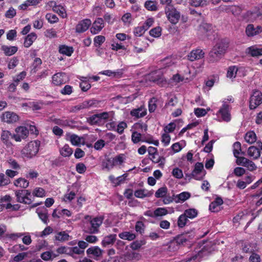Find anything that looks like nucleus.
<instances>
[{"label": "nucleus", "instance_id": "48", "mask_svg": "<svg viewBox=\"0 0 262 262\" xmlns=\"http://www.w3.org/2000/svg\"><path fill=\"white\" fill-rule=\"evenodd\" d=\"M144 244L145 242L144 241H135L130 244V247L132 250H137L140 249L141 246Z\"/></svg>", "mask_w": 262, "mask_h": 262}, {"label": "nucleus", "instance_id": "47", "mask_svg": "<svg viewBox=\"0 0 262 262\" xmlns=\"http://www.w3.org/2000/svg\"><path fill=\"white\" fill-rule=\"evenodd\" d=\"M167 192V188L166 187L160 188L155 193V196L157 198H163L166 196Z\"/></svg>", "mask_w": 262, "mask_h": 262}, {"label": "nucleus", "instance_id": "39", "mask_svg": "<svg viewBox=\"0 0 262 262\" xmlns=\"http://www.w3.org/2000/svg\"><path fill=\"white\" fill-rule=\"evenodd\" d=\"M242 8L239 6H232L226 9L227 12H231L234 15H238L242 11Z\"/></svg>", "mask_w": 262, "mask_h": 262}, {"label": "nucleus", "instance_id": "51", "mask_svg": "<svg viewBox=\"0 0 262 262\" xmlns=\"http://www.w3.org/2000/svg\"><path fill=\"white\" fill-rule=\"evenodd\" d=\"M161 30L160 27L154 28L150 30L149 34L154 37H158L161 35Z\"/></svg>", "mask_w": 262, "mask_h": 262}, {"label": "nucleus", "instance_id": "6", "mask_svg": "<svg viewBox=\"0 0 262 262\" xmlns=\"http://www.w3.org/2000/svg\"><path fill=\"white\" fill-rule=\"evenodd\" d=\"M214 33V29L211 24L202 23L199 27L198 33L202 38H209Z\"/></svg>", "mask_w": 262, "mask_h": 262}, {"label": "nucleus", "instance_id": "1", "mask_svg": "<svg viewBox=\"0 0 262 262\" xmlns=\"http://www.w3.org/2000/svg\"><path fill=\"white\" fill-rule=\"evenodd\" d=\"M229 43L228 39L226 38L219 40L209 53V62L214 63L219 61L224 56L229 47Z\"/></svg>", "mask_w": 262, "mask_h": 262}, {"label": "nucleus", "instance_id": "27", "mask_svg": "<svg viewBox=\"0 0 262 262\" xmlns=\"http://www.w3.org/2000/svg\"><path fill=\"white\" fill-rule=\"evenodd\" d=\"M146 114V110L142 107H140L137 109L133 110L130 112V115L132 116L136 117L138 118L143 117L144 116H145Z\"/></svg>", "mask_w": 262, "mask_h": 262}, {"label": "nucleus", "instance_id": "41", "mask_svg": "<svg viewBox=\"0 0 262 262\" xmlns=\"http://www.w3.org/2000/svg\"><path fill=\"white\" fill-rule=\"evenodd\" d=\"M150 80L158 84H161L165 81V79L162 75H155L153 74L150 77Z\"/></svg>", "mask_w": 262, "mask_h": 262}, {"label": "nucleus", "instance_id": "17", "mask_svg": "<svg viewBox=\"0 0 262 262\" xmlns=\"http://www.w3.org/2000/svg\"><path fill=\"white\" fill-rule=\"evenodd\" d=\"M219 113L221 114L223 120L228 122L230 120L231 117L229 114V105L224 102L220 109Z\"/></svg>", "mask_w": 262, "mask_h": 262}, {"label": "nucleus", "instance_id": "42", "mask_svg": "<svg viewBox=\"0 0 262 262\" xmlns=\"http://www.w3.org/2000/svg\"><path fill=\"white\" fill-rule=\"evenodd\" d=\"M187 242V239L186 238L185 235L183 233L179 234L177 235L174 238L173 242L171 244H173V243H176L177 245H183L185 243Z\"/></svg>", "mask_w": 262, "mask_h": 262}, {"label": "nucleus", "instance_id": "64", "mask_svg": "<svg viewBox=\"0 0 262 262\" xmlns=\"http://www.w3.org/2000/svg\"><path fill=\"white\" fill-rule=\"evenodd\" d=\"M86 166L83 163H79L76 164V169L79 173H83L86 170Z\"/></svg>", "mask_w": 262, "mask_h": 262}, {"label": "nucleus", "instance_id": "63", "mask_svg": "<svg viewBox=\"0 0 262 262\" xmlns=\"http://www.w3.org/2000/svg\"><path fill=\"white\" fill-rule=\"evenodd\" d=\"M172 175L176 178L181 179L183 177V172L182 170L179 168H175L172 172Z\"/></svg>", "mask_w": 262, "mask_h": 262}, {"label": "nucleus", "instance_id": "50", "mask_svg": "<svg viewBox=\"0 0 262 262\" xmlns=\"http://www.w3.org/2000/svg\"><path fill=\"white\" fill-rule=\"evenodd\" d=\"M10 183V179L4 173L0 174V186H6Z\"/></svg>", "mask_w": 262, "mask_h": 262}, {"label": "nucleus", "instance_id": "52", "mask_svg": "<svg viewBox=\"0 0 262 262\" xmlns=\"http://www.w3.org/2000/svg\"><path fill=\"white\" fill-rule=\"evenodd\" d=\"M145 226L142 221H139L136 222L135 230L137 232L142 234L144 231Z\"/></svg>", "mask_w": 262, "mask_h": 262}, {"label": "nucleus", "instance_id": "18", "mask_svg": "<svg viewBox=\"0 0 262 262\" xmlns=\"http://www.w3.org/2000/svg\"><path fill=\"white\" fill-rule=\"evenodd\" d=\"M261 32L262 28L259 26L254 27L253 25L249 24L246 28V33L248 36H253Z\"/></svg>", "mask_w": 262, "mask_h": 262}, {"label": "nucleus", "instance_id": "32", "mask_svg": "<svg viewBox=\"0 0 262 262\" xmlns=\"http://www.w3.org/2000/svg\"><path fill=\"white\" fill-rule=\"evenodd\" d=\"M60 154L64 157H70L73 154V150L70 147L69 145L66 144L62 147L59 150Z\"/></svg>", "mask_w": 262, "mask_h": 262}, {"label": "nucleus", "instance_id": "20", "mask_svg": "<svg viewBox=\"0 0 262 262\" xmlns=\"http://www.w3.org/2000/svg\"><path fill=\"white\" fill-rule=\"evenodd\" d=\"M214 250V249L213 246L207 244L204 246L203 248L199 251L198 253V256L200 258L207 256L210 255Z\"/></svg>", "mask_w": 262, "mask_h": 262}, {"label": "nucleus", "instance_id": "60", "mask_svg": "<svg viewBox=\"0 0 262 262\" xmlns=\"http://www.w3.org/2000/svg\"><path fill=\"white\" fill-rule=\"evenodd\" d=\"M22 191L23 190H20L16 191L15 192L17 201L18 202H21V201H24V199H25V193H24V192Z\"/></svg>", "mask_w": 262, "mask_h": 262}, {"label": "nucleus", "instance_id": "21", "mask_svg": "<svg viewBox=\"0 0 262 262\" xmlns=\"http://www.w3.org/2000/svg\"><path fill=\"white\" fill-rule=\"evenodd\" d=\"M223 203L222 199L220 197H217L209 205V210L212 212H218L220 211V206Z\"/></svg>", "mask_w": 262, "mask_h": 262}, {"label": "nucleus", "instance_id": "25", "mask_svg": "<svg viewBox=\"0 0 262 262\" xmlns=\"http://www.w3.org/2000/svg\"><path fill=\"white\" fill-rule=\"evenodd\" d=\"M153 194V191H148L145 189H140L135 191V196L138 198L149 197Z\"/></svg>", "mask_w": 262, "mask_h": 262}, {"label": "nucleus", "instance_id": "8", "mask_svg": "<svg viewBox=\"0 0 262 262\" xmlns=\"http://www.w3.org/2000/svg\"><path fill=\"white\" fill-rule=\"evenodd\" d=\"M204 169V165L202 163L197 162L194 166V168L192 171V177L197 180H202L205 176V172H203Z\"/></svg>", "mask_w": 262, "mask_h": 262}, {"label": "nucleus", "instance_id": "59", "mask_svg": "<svg viewBox=\"0 0 262 262\" xmlns=\"http://www.w3.org/2000/svg\"><path fill=\"white\" fill-rule=\"evenodd\" d=\"M246 172L245 169L241 167H237L234 168L233 173L237 177H241Z\"/></svg>", "mask_w": 262, "mask_h": 262}, {"label": "nucleus", "instance_id": "33", "mask_svg": "<svg viewBox=\"0 0 262 262\" xmlns=\"http://www.w3.org/2000/svg\"><path fill=\"white\" fill-rule=\"evenodd\" d=\"M119 237L124 240L133 241L136 238V235L134 233H130V232L125 231L120 233L118 234Z\"/></svg>", "mask_w": 262, "mask_h": 262}, {"label": "nucleus", "instance_id": "14", "mask_svg": "<svg viewBox=\"0 0 262 262\" xmlns=\"http://www.w3.org/2000/svg\"><path fill=\"white\" fill-rule=\"evenodd\" d=\"M91 24L92 22L90 19H84L80 21L76 26V32L81 33L86 31Z\"/></svg>", "mask_w": 262, "mask_h": 262}, {"label": "nucleus", "instance_id": "16", "mask_svg": "<svg viewBox=\"0 0 262 262\" xmlns=\"http://www.w3.org/2000/svg\"><path fill=\"white\" fill-rule=\"evenodd\" d=\"M181 214L178 218L177 224L179 228L184 227L188 221V218L192 219L197 216L198 214Z\"/></svg>", "mask_w": 262, "mask_h": 262}, {"label": "nucleus", "instance_id": "62", "mask_svg": "<svg viewBox=\"0 0 262 262\" xmlns=\"http://www.w3.org/2000/svg\"><path fill=\"white\" fill-rule=\"evenodd\" d=\"M190 197V193L188 192H183L178 195L179 200L185 201Z\"/></svg>", "mask_w": 262, "mask_h": 262}, {"label": "nucleus", "instance_id": "56", "mask_svg": "<svg viewBox=\"0 0 262 262\" xmlns=\"http://www.w3.org/2000/svg\"><path fill=\"white\" fill-rule=\"evenodd\" d=\"M132 140L134 143H137L142 141L141 134L137 132H134L132 135Z\"/></svg>", "mask_w": 262, "mask_h": 262}, {"label": "nucleus", "instance_id": "44", "mask_svg": "<svg viewBox=\"0 0 262 262\" xmlns=\"http://www.w3.org/2000/svg\"><path fill=\"white\" fill-rule=\"evenodd\" d=\"M69 235L64 231L59 232L56 235V239L60 242L68 241L69 239Z\"/></svg>", "mask_w": 262, "mask_h": 262}, {"label": "nucleus", "instance_id": "36", "mask_svg": "<svg viewBox=\"0 0 262 262\" xmlns=\"http://www.w3.org/2000/svg\"><path fill=\"white\" fill-rule=\"evenodd\" d=\"M88 255L92 254L95 256H100L102 254V251L97 246L89 248L86 250Z\"/></svg>", "mask_w": 262, "mask_h": 262}, {"label": "nucleus", "instance_id": "34", "mask_svg": "<svg viewBox=\"0 0 262 262\" xmlns=\"http://www.w3.org/2000/svg\"><path fill=\"white\" fill-rule=\"evenodd\" d=\"M82 103V106L83 109H88L92 107L96 106L98 104L97 100L94 99H91L85 100Z\"/></svg>", "mask_w": 262, "mask_h": 262}, {"label": "nucleus", "instance_id": "15", "mask_svg": "<svg viewBox=\"0 0 262 262\" xmlns=\"http://www.w3.org/2000/svg\"><path fill=\"white\" fill-rule=\"evenodd\" d=\"M104 27V20L102 18H97L91 28V32L93 34L98 33Z\"/></svg>", "mask_w": 262, "mask_h": 262}, {"label": "nucleus", "instance_id": "13", "mask_svg": "<svg viewBox=\"0 0 262 262\" xmlns=\"http://www.w3.org/2000/svg\"><path fill=\"white\" fill-rule=\"evenodd\" d=\"M103 218L102 217H96L90 221L91 227L89 232L91 233H96L98 232V228L102 224Z\"/></svg>", "mask_w": 262, "mask_h": 262}, {"label": "nucleus", "instance_id": "24", "mask_svg": "<svg viewBox=\"0 0 262 262\" xmlns=\"http://www.w3.org/2000/svg\"><path fill=\"white\" fill-rule=\"evenodd\" d=\"M12 134L8 130H3L1 135V139L3 142L7 146H10L12 143L10 140L11 139Z\"/></svg>", "mask_w": 262, "mask_h": 262}, {"label": "nucleus", "instance_id": "58", "mask_svg": "<svg viewBox=\"0 0 262 262\" xmlns=\"http://www.w3.org/2000/svg\"><path fill=\"white\" fill-rule=\"evenodd\" d=\"M56 251L58 254H66L69 255L70 254V249L69 247H60L57 249Z\"/></svg>", "mask_w": 262, "mask_h": 262}, {"label": "nucleus", "instance_id": "5", "mask_svg": "<svg viewBox=\"0 0 262 262\" xmlns=\"http://www.w3.org/2000/svg\"><path fill=\"white\" fill-rule=\"evenodd\" d=\"M262 103V93L259 90L253 91L249 100V108L254 110Z\"/></svg>", "mask_w": 262, "mask_h": 262}, {"label": "nucleus", "instance_id": "49", "mask_svg": "<svg viewBox=\"0 0 262 262\" xmlns=\"http://www.w3.org/2000/svg\"><path fill=\"white\" fill-rule=\"evenodd\" d=\"M105 40V38L102 35H98L94 39V45L96 47H100Z\"/></svg>", "mask_w": 262, "mask_h": 262}, {"label": "nucleus", "instance_id": "30", "mask_svg": "<svg viewBox=\"0 0 262 262\" xmlns=\"http://www.w3.org/2000/svg\"><path fill=\"white\" fill-rule=\"evenodd\" d=\"M17 47L15 46H3L2 50L4 51L6 56H11L15 54L17 51Z\"/></svg>", "mask_w": 262, "mask_h": 262}, {"label": "nucleus", "instance_id": "31", "mask_svg": "<svg viewBox=\"0 0 262 262\" xmlns=\"http://www.w3.org/2000/svg\"><path fill=\"white\" fill-rule=\"evenodd\" d=\"M59 52L62 54L70 56L74 52L72 47H69L66 45H61L59 47Z\"/></svg>", "mask_w": 262, "mask_h": 262}, {"label": "nucleus", "instance_id": "29", "mask_svg": "<svg viewBox=\"0 0 262 262\" xmlns=\"http://www.w3.org/2000/svg\"><path fill=\"white\" fill-rule=\"evenodd\" d=\"M247 52L252 57H258L262 55V49L252 46L247 49Z\"/></svg>", "mask_w": 262, "mask_h": 262}, {"label": "nucleus", "instance_id": "53", "mask_svg": "<svg viewBox=\"0 0 262 262\" xmlns=\"http://www.w3.org/2000/svg\"><path fill=\"white\" fill-rule=\"evenodd\" d=\"M70 255L74 257V254H81L84 253V250H81L79 247H70Z\"/></svg>", "mask_w": 262, "mask_h": 262}, {"label": "nucleus", "instance_id": "37", "mask_svg": "<svg viewBox=\"0 0 262 262\" xmlns=\"http://www.w3.org/2000/svg\"><path fill=\"white\" fill-rule=\"evenodd\" d=\"M15 132L18 134L20 137L23 139L26 138L29 134L28 129L24 126H19L16 127Z\"/></svg>", "mask_w": 262, "mask_h": 262}, {"label": "nucleus", "instance_id": "46", "mask_svg": "<svg viewBox=\"0 0 262 262\" xmlns=\"http://www.w3.org/2000/svg\"><path fill=\"white\" fill-rule=\"evenodd\" d=\"M145 7L149 11H156L157 7L156 3L151 1H147L144 4Z\"/></svg>", "mask_w": 262, "mask_h": 262}, {"label": "nucleus", "instance_id": "35", "mask_svg": "<svg viewBox=\"0 0 262 262\" xmlns=\"http://www.w3.org/2000/svg\"><path fill=\"white\" fill-rule=\"evenodd\" d=\"M233 152L234 156L237 158L238 157V155L240 154L242 155H245L244 152H242L241 149V144L239 142H235L233 145Z\"/></svg>", "mask_w": 262, "mask_h": 262}, {"label": "nucleus", "instance_id": "11", "mask_svg": "<svg viewBox=\"0 0 262 262\" xmlns=\"http://www.w3.org/2000/svg\"><path fill=\"white\" fill-rule=\"evenodd\" d=\"M53 83L56 85H60L68 81V78L64 73H58L52 77Z\"/></svg>", "mask_w": 262, "mask_h": 262}, {"label": "nucleus", "instance_id": "55", "mask_svg": "<svg viewBox=\"0 0 262 262\" xmlns=\"http://www.w3.org/2000/svg\"><path fill=\"white\" fill-rule=\"evenodd\" d=\"M33 195L37 197H43L45 196V191L42 188H36L33 191Z\"/></svg>", "mask_w": 262, "mask_h": 262}, {"label": "nucleus", "instance_id": "28", "mask_svg": "<svg viewBox=\"0 0 262 262\" xmlns=\"http://www.w3.org/2000/svg\"><path fill=\"white\" fill-rule=\"evenodd\" d=\"M37 35L35 33H31L28 34L25 38L24 43V46L26 48H29L32 45L33 41L36 39Z\"/></svg>", "mask_w": 262, "mask_h": 262}, {"label": "nucleus", "instance_id": "2", "mask_svg": "<svg viewBox=\"0 0 262 262\" xmlns=\"http://www.w3.org/2000/svg\"><path fill=\"white\" fill-rule=\"evenodd\" d=\"M114 116L113 111L103 112L94 114L86 118L87 122L91 125L101 126L106 122L112 121Z\"/></svg>", "mask_w": 262, "mask_h": 262}, {"label": "nucleus", "instance_id": "45", "mask_svg": "<svg viewBox=\"0 0 262 262\" xmlns=\"http://www.w3.org/2000/svg\"><path fill=\"white\" fill-rule=\"evenodd\" d=\"M237 69L235 66L230 67L227 71V76L228 78H235L236 75Z\"/></svg>", "mask_w": 262, "mask_h": 262}, {"label": "nucleus", "instance_id": "7", "mask_svg": "<svg viewBox=\"0 0 262 262\" xmlns=\"http://www.w3.org/2000/svg\"><path fill=\"white\" fill-rule=\"evenodd\" d=\"M148 152L149 155L152 156L151 158L152 161L155 163H159L160 167H163L165 162V158L164 157L158 156L157 160H155V156H158L157 149L155 147L150 146L148 148Z\"/></svg>", "mask_w": 262, "mask_h": 262}, {"label": "nucleus", "instance_id": "3", "mask_svg": "<svg viewBox=\"0 0 262 262\" xmlns=\"http://www.w3.org/2000/svg\"><path fill=\"white\" fill-rule=\"evenodd\" d=\"M39 147V142L38 141H31L22 149L21 153L25 157L31 158L37 154Z\"/></svg>", "mask_w": 262, "mask_h": 262}, {"label": "nucleus", "instance_id": "10", "mask_svg": "<svg viewBox=\"0 0 262 262\" xmlns=\"http://www.w3.org/2000/svg\"><path fill=\"white\" fill-rule=\"evenodd\" d=\"M1 120L7 123H13L18 120L19 117L15 113L11 112H6L1 116Z\"/></svg>", "mask_w": 262, "mask_h": 262}, {"label": "nucleus", "instance_id": "4", "mask_svg": "<svg viewBox=\"0 0 262 262\" xmlns=\"http://www.w3.org/2000/svg\"><path fill=\"white\" fill-rule=\"evenodd\" d=\"M165 12L168 20L172 24L178 23L180 18V13L172 5L166 6Z\"/></svg>", "mask_w": 262, "mask_h": 262}, {"label": "nucleus", "instance_id": "43", "mask_svg": "<svg viewBox=\"0 0 262 262\" xmlns=\"http://www.w3.org/2000/svg\"><path fill=\"white\" fill-rule=\"evenodd\" d=\"M82 139V138L79 137L75 134L70 136V140L71 143L75 146H79Z\"/></svg>", "mask_w": 262, "mask_h": 262}, {"label": "nucleus", "instance_id": "22", "mask_svg": "<svg viewBox=\"0 0 262 262\" xmlns=\"http://www.w3.org/2000/svg\"><path fill=\"white\" fill-rule=\"evenodd\" d=\"M20 206L18 204L12 205L10 203H3V201L0 200V211H4V209L8 211H15L18 210Z\"/></svg>", "mask_w": 262, "mask_h": 262}, {"label": "nucleus", "instance_id": "38", "mask_svg": "<svg viewBox=\"0 0 262 262\" xmlns=\"http://www.w3.org/2000/svg\"><path fill=\"white\" fill-rule=\"evenodd\" d=\"M256 139V135L253 131L248 132L245 135V140L247 143L252 144L255 142Z\"/></svg>", "mask_w": 262, "mask_h": 262}, {"label": "nucleus", "instance_id": "9", "mask_svg": "<svg viewBox=\"0 0 262 262\" xmlns=\"http://www.w3.org/2000/svg\"><path fill=\"white\" fill-rule=\"evenodd\" d=\"M236 163L238 165L247 167L250 171L255 170L257 168L254 162L244 157H237Z\"/></svg>", "mask_w": 262, "mask_h": 262}, {"label": "nucleus", "instance_id": "61", "mask_svg": "<svg viewBox=\"0 0 262 262\" xmlns=\"http://www.w3.org/2000/svg\"><path fill=\"white\" fill-rule=\"evenodd\" d=\"M126 127V123L125 122L122 121L118 124L116 130L119 134H122L123 133L124 129Z\"/></svg>", "mask_w": 262, "mask_h": 262}, {"label": "nucleus", "instance_id": "57", "mask_svg": "<svg viewBox=\"0 0 262 262\" xmlns=\"http://www.w3.org/2000/svg\"><path fill=\"white\" fill-rule=\"evenodd\" d=\"M190 4L192 6L196 7L203 6L206 5V0H191Z\"/></svg>", "mask_w": 262, "mask_h": 262}, {"label": "nucleus", "instance_id": "54", "mask_svg": "<svg viewBox=\"0 0 262 262\" xmlns=\"http://www.w3.org/2000/svg\"><path fill=\"white\" fill-rule=\"evenodd\" d=\"M46 18L51 24H54L58 22V18L57 17V16L55 14L51 13H47L46 15Z\"/></svg>", "mask_w": 262, "mask_h": 262}, {"label": "nucleus", "instance_id": "23", "mask_svg": "<svg viewBox=\"0 0 262 262\" xmlns=\"http://www.w3.org/2000/svg\"><path fill=\"white\" fill-rule=\"evenodd\" d=\"M248 155L250 157L254 160L259 157L260 152L257 146H251L248 149Z\"/></svg>", "mask_w": 262, "mask_h": 262}, {"label": "nucleus", "instance_id": "26", "mask_svg": "<svg viewBox=\"0 0 262 262\" xmlns=\"http://www.w3.org/2000/svg\"><path fill=\"white\" fill-rule=\"evenodd\" d=\"M116 234H110L104 237L102 241V245L103 247H106L110 245H113L116 239Z\"/></svg>", "mask_w": 262, "mask_h": 262}, {"label": "nucleus", "instance_id": "40", "mask_svg": "<svg viewBox=\"0 0 262 262\" xmlns=\"http://www.w3.org/2000/svg\"><path fill=\"white\" fill-rule=\"evenodd\" d=\"M29 183L27 180L21 178H20L16 180L14 182V184L16 186L20 187L23 188H26L28 187L29 186Z\"/></svg>", "mask_w": 262, "mask_h": 262}, {"label": "nucleus", "instance_id": "19", "mask_svg": "<svg viewBox=\"0 0 262 262\" xmlns=\"http://www.w3.org/2000/svg\"><path fill=\"white\" fill-rule=\"evenodd\" d=\"M49 5L52 7L53 11L58 14L62 18L67 17V13L65 9L60 5H56V3L53 1L50 2Z\"/></svg>", "mask_w": 262, "mask_h": 262}, {"label": "nucleus", "instance_id": "12", "mask_svg": "<svg viewBox=\"0 0 262 262\" xmlns=\"http://www.w3.org/2000/svg\"><path fill=\"white\" fill-rule=\"evenodd\" d=\"M205 53L201 49L192 50L187 56V59L190 61L199 60L204 57Z\"/></svg>", "mask_w": 262, "mask_h": 262}]
</instances>
